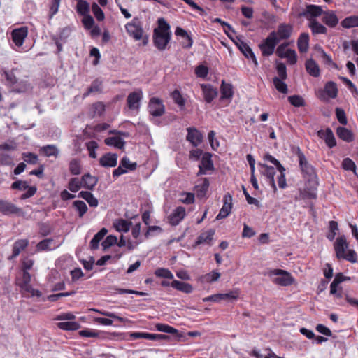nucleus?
I'll return each mask as SVG.
<instances>
[{"label":"nucleus","mask_w":358,"mask_h":358,"mask_svg":"<svg viewBox=\"0 0 358 358\" xmlns=\"http://www.w3.org/2000/svg\"><path fill=\"white\" fill-rule=\"evenodd\" d=\"M157 23L158 27L153 31V43L159 50L163 51L171 38V27L163 17L159 18Z\"/></svg>","instance_id":"f257e3e1"},{"label":"nucleus","mask_w":358,"mask_h":358,"mask_svg":"<svg viewBox=\"0 0 358 358\" xmlns=\"http://www.w3.org/2000/svg\"><path fill=\"white\" fill-rule=\"evenodd\" d=\"M334 248L338 259H345L351 263L357 262V253L354 250L348 249V243L344 236H338L336 238Z\"/></svg>","instance_id":"f03ea898"},{"label":"nucleus","mask_w":358,"mask_h":358,"mask_svg":"<svg viewBox=\"0 0 358 358\" xmlns=\"http://www.w3.org/2000/svg\"><path fill=\"white\" fill-rule=\"evenodd\" d=\"M296 155L299 159V166L303 174V177L308 180L309 184L312 183L314 185H317V174L314 167L308 163L304 154L299 148H298Z\"/></svg>","instance_id":"7ed1b4c3"},{"label":"nucleus","mask_w":358,"mask_h":358,"mask_svg":"<svg viewBox=\"0 0 358 358\" xmlns=\"http://www.w3.org/2000/svg\"><path fill=\"white\" fill-rule=\"evenodd\" d=\"M268 275L274 284L280 286L287 287L294 282V277L289 272L282 269H271L268 271Z\"/></svg>","instance_id":"20e7f679"},{"label":"nucleus","mask_w":358,"mask_h":358,"mask_svg":"<svg viewBox=\"0 0 358 358\" xmlns=\"http://www.w3.org/2000/svg\"><path fill=\"white\" fill-rule=\"evenodd\" d=\"M279 43L277 34L271 31L268 36L259 45L262 54L264 57H269L273 54L276 45Z\"/></svg>","instance_id":"39448f33"},{"label":"nucleus","mask_w":358,"mask_h":358,"mask_svg":"<svg viewBox=\"0 0 358 358\" xmlns=\"http://www.w3.org/2000/svg\"><path fill=\"white\" fill-rule=\"evenodd\" d=\"M0 213L3 215H20L22 213L20 208L8 200L0 199Z\"/></svg>","instance_id":"423d86ee"},{"label":"nucleus","mask_w":358,"mask_h":358,"mask_svg":"<svg viewBox=\"0 0 358 358\" xmlns=\"http://www.w3.org/2000/svg\"><path fill=\"white\" fill-rule=\"evenodd\" d=\"M148 110L152 116L160 117L164 113L165 107L161 99L152 97L150 99L148 104Z\"/></svg>","instance_id":"0eeeda50"},{"label":"nucleus","mask_w":358,"mask_h":358,"mask_svg":"<svg viewBox=\"0 0 358 358\" xmlns=\"http://www.w3.org/2000/svg\"><path fill=\"white\" fill-rule=\"evenodd\" d=\"M29 33L28 27L26 26L13 29L11 31V38L15 45L21 47Z\"/></svg>","instance_id":"6e6552de"},{"label":"nucleus","mask_w":358,"mask_h":358,"mask_svg":"<svg viewBox=\"0 0 358 358\" xmlns=\"http://www.w3.org/2000/svg\"><path fill=\"white\" fill-rule=\"evenodd\" d=\"M259 171L262 175L266 178L268 184L271 186L273 191L277 190V187L275 182L274 176L275 174V169L274 167L268 166L264 164H259Z\"/></svg>","instance_id":"1a4fd4ad"},{"label":"nucleus","mask_w":358,"mask_h":358,"mask_svg":"<svg viewBox=\"0 0 358 358\" xmlns=\"http://www.w3.org/2000/svg\"><path fill=\"white\" fill-rule=\"evenodd\" d=\"M234 42L241 52L245 55V57L248 59H251L254 64L257 66L258 65V62L254 52L249 47V45L245 43L239 36L236 37V41H234Z\"/></svg>","instance_id":"9d476101"},{"label":"nucleus","mask_w":358,"mask_h":358,"mask_svg":"<svg viewBox=\"0 0 358 358\" xmlns=\"http://www.w3.org/2000/svg\"><path fill=\"white\" fill-rule=\"evenodd\" d=\"M238 297V292L237 290H232L225 294H216L203 299L204 302L213 301L220 302L222 300L233 301L237 299Z\"/></svg>","instance_id":"9b49d317"},{"label":"nucleus","mask_w":358,"mask_h":358,"mask_svg":"<svg viewBox=\"0 0 358 358\" xmlns=\"http://www.w3.org/2000/svg\"><path fill=\"white\" fill-rule=\"evenodd\" d=\"M223 203V206L216 217L217 220L225 218L231 213L232 208V196L230 194L228 193L224 196Z\"/></svg>","instance_id":"f8f14e48"},{"label":"nucleus","mask_w":358,"mask_h":358,"mask_svg":"<svg viewBox=\"0 0 358 358\" xmlns=\"http://www.w3.org/2000/svg\"><path fill=\"white\" fill-rule=\"evenodd\" d=\"M324 11L320 6L313 4L307 5L305 10L301 14V15L305 17L307 20L312 21L313 17H318L322 15Z\"/></svg>","instance_id":"ddd939ff"},{"label":"nucleus","mask_w":358,"mask_h":358,"mask_svg":"<svg viewBox=\"0 0 358 358\" xmlns=\"http://www.w3.org/2000/svg\"><path fill=\"white\" fill-rule=\"evenodd\" d=\"M211 155L206 152L203 155L201 164L199 165V171L198 176L206 174L208 171L213 170V163L211 160Z\"/></svg>","instance_id":"4468645a"},{"label":"nucleus","mask_w":358,"mask_h":358,"mask_svg":"<svg viewBox=\"0 0 358 358\" xmlns=\"http://www.w3.org/2000/svg\"><path fill=\"white\" fill-rule=\"evenodd\" d=\"M99 164L103 167H115L117 164V155L108 152L99 159Z\"/></svg>","instance_id":"2eb2a0df"},{"label":"nucleus","mask_w":358,"mask_h":358,"mask_svg":"<svg viewBox=\"0 0 358 358\" xmlns=\"http://www.w3.org/2000/svg\"><path fill=\"white\" fill-rule=\"evenodd\" d=\"M320 138L324 139L326 144L330 148L336 146V141L331 129L327 128L325 130H320L317 131Z\"/></svg>","instance_id":"dca6fc26"},{"label":"nucleus","mask_w":358,"mask_h":358,"mask_svg":"<svg viewBox=\"0 0 358 358\" xmlns=\"http://www.w3.org/2000/svg\"><path fill=\"white\" fill-rule=\"evenodd\" d=\"M29 245L27 239H18L13 245L12 255L8 257L9 260L16 258L20 253L26 249Z\"/></svg>","instance_id":"f3484780"},{"label":"nucleus","mask_w":358,"mask_h":358,"mask_svg":"<svg viewBox=\"0 0 358 358\" xmlns=\"http://www.w3.org/2000/svg\"><path fill=\"white\" fill-rule=\"evenodd\" d=\"M215 235L214 229H209L208 231L201 233L198 236L197 240L194 243V247H196L201 244L212 245L211 242Z\"/></svg>","instance_id":"a211bd4d"},{"label":"nucleus","mask_w":358,"mask_h":358,"mask_svg":"<svg viewBox=\"0 0 358 358\" xmlns=\"http://www.w3.org/2000/svg\"><path fill=\"white\" fill-rule=\"evenodd\" d=\"M175 34L182 38L181 43L183 48L189 49L192 46L193 40L185 29L178 27L176 29Z\"/></svg>","instance_id":"6ab92c4d"},{"label":"nucleus","mask_w":358,"mask_h":358,"mask_svg":"<svg viewBox=\"0 0 358 358\" xmlns=\"http://www.w3.org/2000/svg\"><path fill=\"white\" fill-rule=\"evenodd\" d=\"M187 140L189 141L193 146L196 147L202 141L201 134L195 128H187Z\"/></svg>","instance_id":"aec40b11"},{"label":"nucleus","mask_w":358,"mask_h":358,"mask_svg":"<svg viewBox=\"0 0 358 358\" xmlns=\"http://www.w3.org/2000/svg\"><path fill=\"white\" fill-rule=\"evenodd\" d=\"M292 26L290 24L285 23L280 24L278 25L277 31H275L279 41L280 40H285L289 38L292 34Z\"/></svg>","instance_id":"412c9836"},{"label":"nucleus","mask_w":358,"mask_h":358,"mask_svg":"<svg viewBox=\"0 0 358 358\" xmlns=\"http://www.w3.org/2000/svg\"><path fill=\"white\" fill-rule=\"evenodd\" d=\"M59 246V243H55L53 238H45L37 243L36 250L38 252L51 250Z\"/></svg>","instance_id":"4be33fe9"},{"label":"nucleus","mask_w":358,"mask_h":358,"mask_svg":"<svg viewBox=\"0 0 358 358\" xmlns=\"http://www.w3.org/2000/svg\"><path fill=\"white\" fill-rule=\"evenodd\" d=\"M205 101L210 103L217 96V92L210 85L202 84L201 85Z\"/></svg>","instance_id":"5701e85b"},{"label":"nucleus","mask_w":358,"mask_h":358,"mask_svg":"<svg viewBox=\"0 0 358 358\" xmlns=\"http://www.w3.org/2000/svg\"><path fill=\"white\" fill-rule=\"evenodd\" d=\"M322 22L328 27H335L338 23V18L332 10H327L323 13Z\"/></svg>","instance_id":"b1692460"},{"label":"nucleus","mask_w":358,"mask_h":358,"mask_svg":"<svg viewBox=\"0 0 358 358\" xmlns=\"http://www.w3.org/2000/svg\"><path fill=\"white\" fill-rule=\"evenodd\" d=\"M305 68L308 73L315 78L319 77L320 75V69L317 63L313 59L306 60Z\"/></svg>","instance_id":"393cba45"},{"label":"nucleus","mask_w":358,"mask_h":358,"mask_svg":"<svg viewBox=\"0 0 358 358\" xmlns=\"http://www.w3.org/2000/svg\"><path fill=\"white\" fill-rule=\"evenodd\" d=\"M131 224V220L119 218L114 220L113 226L119 232H127L129 231Z\"/></svg>","instance_id":"a878e982"},{"label":"nucleus","mask_w":358,"mask_h":358,"mask_svg":"<svg viewBox=\"0 0 358 358\" xmlns=\"http://www.w3.org/2000/svg\"><path fill=\"white\" fill-rule=\"evenodd\" d=\"M81 181L83 188L92 190L98 182V178L90 173H85L82 176Z\"/></svg>","instance_id":"bb28decb"},{"label":"nucleus","mask_w":358,"mask_h":358,"mask_svg":"<svg viewBox=\"0 0 358 358\" xmlns=\"http://www.w3.org/2000/svg\"><path fill=\"white\" fill-rule=\"evenodd\" d=\"M107 233L108 230L103 227L94 236L90 243V248L92 250H95L99 248L100 241Z\"/></svg>","instance_id":"cd10ccee"},{"label":"nucleus","mask_w":358,"mask_h":358,"mask_svg":"<svg viewBox=\"0 0 358 358\" xmlns=\"http://www.w3.org/2000/svg\"><path fill=\"white\" fill-rule=\"evenodd\" d=\"M171 287L185 294L192 293L193 291V287L192 285L176 280L171 282Z\"/></svg>","instance_id":"c85d7f7f"},{"label":"nucleus","mask_w":358,"mask_h":358,"mask_svg":"<svg viewBox=\"0 0 358 358\" xmlns=\"http://www.w3.org/2000/svg\"><path fill=\"white\" fill-rule=\"evenodd\" d=\"M336 134L341 139L348 143L354 140L353 133L345 127H338L336 129Z\"/></svg>","instance_id":"c756f323"},{"label":"nucleus","mask_w":358,"mask_h":358,"mask_svg":"<svg viewBox=\"0 0 358 358\" xmlns=\"http://www.w3.org/2000/svg\"><path fill=\"white\" fill-rule=\"evenodd\" d=\"M297 47L300 52H306L309 47V35L307 33L300 34L297 40Z\"/></svg>","instance_id":"7c9ffc66"},{"label":"nucleus","mask_w":358,"mask_h":358,"mask_svg":"<svg viewBox=\"0 0 358 358\" xmlns=\"http://www.w3.org/2000/svg\"><path fill=\"white\" fill-rule=\"evenodd\" d=\"M185 209L183 207H178L170 215V222L172 224H178L185 216Z\"/></svg>","instance_id":"2f4dec72"},{"label":"nucleus","mask_w":358,"mask_h":358,"mask_svg":"<svg viewBox=\"0 0 358 358\" xmlns=\"http://www.w3.org/2000/svg\"><path fill=\"white\" fill-rule=\"evenodd\" d=\"M220 91L221 99H229L233 96L234 92L232 85L229 83H225L224 80L222 82Z\"/></svg>","instance_id":"473e14b6"},{"label":"nucleus","mask_w":358,"mask_h":358,"mask_svg":"<svg viewBox=\"0 0 358 358\" xmlns=\"http://www.w3.org/2000/svg\"><path fill=\"white\" fill-rule=\"evenodd\" d=\"M324 93L328 98L335 99L338 94V88L336 84L333 81H328L324 88Z\"/></svg>","instance_id":"72a5a7b5"},{"label":"nucleus","mask_w":358,"mask_h":358,"mask_svg":"<svg viewBox=\"0 0 358 358\" xmlns=\"http://www.w3.org/2000/svg\"><path fill=\"white\" fill-rule=\"evenodd\" d=\"M78 196L85 199L91 207H96L98 206L97 199L90 192L82 191L78 194Z\"/></svg>","instance_id":"f704fd0d"},{"label":"nucleus","mask_w":358,"mask_h":358,"mask_svg":"<svg viewBox=\"0 0 358 358\" xmlns=\"http://www.w3.org/2000/svg\"><path fill=\"white\" fill-rule=\"evenodd\" d=\"M309 27L310 28L313 34L315 35L321 34H325L327 32V29L315 20L310 21Z\"/></svg>","instance_id":"c9c22d12"},{"label":"nucleus","mask_w":358,"mask_h":358,"mask_svg":"<svg viewBox=\"0 0 358 358\" xmlns=\"http://www.w3.org/2000/svg\"><path fill=\"white\" fill-rule=\"evenodd\" d=\"M102 91V81L99 79H95L91 83L90 87L83 94V98L88 96L91 93L101 92Z\"/></svg>","instance_id":"e433bc0d"},{"label":"nucleus","mask_w":358,"mask_h":358,"mask_svg":"<svg viewBox=\"0 0 358 358\" xmlns=\"http://www.w3.org/2000/svg\"><path fill=\"white\" fill-rule=\"evenodd\" d=\"M40 152L46 157H55L59 155V150L55 145H47L40 148Z\"/></svg>","instance_id":"4c0bfd02"},{"label":"nucleus","mask_w":358,"mask_h":358,"mask_svg":"<svg viewBox=\"0 0 358 358\" xmlns=\"http://www.w3.org/2000/svg\"><path fill=\"white\" fill-rule=\"evenodd\" d=\"M57 327L65 331H75L80 327V324L77 322L66 321L57 323Z\"/></svg>","instance_id":"58836bf2"},{"label":"nucleus","mask_w":358,"mask_h":358,"mask_svg":"<svg viewBox=\"0 0 358 358\" xmlns=\"http://www.w3.org/2000/svg\"><path fill=\"white\" fill-rule=\"evenodd\" d=\"M308 188L306 187L303 191L301 192L300 196L302 199H315L317 198V185Z\"/></svg>","instance_id":"ea45409f"},{"label":"nucleus","mask_w":358,"mask_h":358,"mask_svg":"<svg viewBox=\"0 0 358 358\" xmlns=\"http://www.w3.org/2000/svg\"><path fill=\"white\" fill-rule=\"evenodd\" d=\"M104 143L106 145L109 146H114L117 148H122L124 145V141L118 136H113V137H108L106 138L104 140Z\"/></svg>","instance_id":"a19ab883"},{"label":"nucleus","mask_w":358,"mask_h":358,"mask_svg":"<svg viewBox=\"0 0 358 358\" xmlns=\"http://www.w3.org/2000/svg\"><path fill=\"white\" fill-rule=\"evenodd\" d=\"M281 78L275 77L273 79V85L275 89L280 93L287 94L288 92V88L287 84Z\"/></svg>","instance_id":"79ce46f5"},{"label":"nucleus","mask_w":358,"mask_h":358,"mask_svg":"<svg viewBox=\"0 0 358 358\" xmlns=\"http://www.w3.org/2000/svg\"><path fill=\"white\" fill-rule=\"evenodd\" d=\"M341 25L347 29L358 27V16L352 15L345 18L341 22Z\"/></svg>","instance_id":"37998d69"},{"label":"nucleus","mask_w":358,"mask_h":358,"mask_svg":"<svg viewBox=\"0 0 358 358\" xmlns=\"http://www.w3.org/2000/svg\"><path fill=\"white\" fill-rule=\"evenodd\" d=\"M76 9L77 12L81 15H86L90 11V4L86 1L77 0Z\"/></svg>","instance_id":"c03bdc74"},{"label":"nucleus","mask_w":358,"mask_h":358,"mask_svg":"<svg viewBox=\"0 0 358 358\" xmlns=\"http://www.w3.org/2000/svg\"><path fill=\"white\" fill-rule=\"evenodd\" d=\"M171 98L181 109H183L185 106V101L178 90H175L171 94Z\"/></svg>","instance_id":"a18cd8bd"},{"label":"nucleus","mask_w":358,"mask_h":358,"mask_svg":"<svg viewBox=\"0 0 358 358\" xmlns=\"http://www.w3.org/2000/svg\"><path fill=\"white\" fill-rule=\"evenodd\" d=\"M2 71L3 73V75L5 76L6 84L8 85H9L11 87L13 85L17 84V78H16L13 71L3 69Z\"/></svg>","instance_id":"49530a36"},{"label":"nucleus","mask_w":358,"mask_h":358,"mask_svg":"<svg viewBox=\"0 0 358 358\" xmlns=\"http://www.w3.org/2000/svg\"><path fill=\"white\" fill-rule=\"evenodd\" d=\"M73 206L75 207L78 210L80 217H82L87 211V206L86 203L83 201L77 200L73 201Z\"/></svg>","instance_id":"de8ad7c7"},{"label":"nucleus","mask_w":358,"mask_h":358,"mask_svg":"<svg viewBox=\"0 0 358 358\" xmlns=\"http://www.w3.org/2000/svg\"><path fill=\"white\" fill-rule=\"evenodd\" d=\"M81 187H83L81 180H79L77 178L70 179L68 184V189L71 192H77Z\"/></svg>","instance_id":"09e8293b"},{"label":"nucleus","mask_w":358,"mask_h":358,"mask_svg":"<svg viewBox=\"0 0 358 358\" xmlns=\"http://www.w3.org/2000/svg\"><path fill=\"white\" fill-rule=\"evenodd\" d=\"M12 91L17 93H22L25 92L29 89V84L26 81H20L18 82V80H17V84L15 85H13L11 87Z\"/></svg>","instance_id":"8fccbe9b"},{"label":"nucleus","mask_w":358,"mask_h":358,"mask_svg":"<svg viewBox=\"0 0 358 358\" xmlns=\"http://www.w3.org/2000/svg\"><path fill=\"white\" fill-rule=\"evenodd\" d=\"M71 29H70V27H64L62 29H60L59 34L57 36V38L63 43H66L67 42L68 38L71 35Z\"/></svg>","instance_id":"3c124183"},{"label":"nucleus","mask_w":358,"mask_h":358,"mask_svg":"<svg viewBox=\"0 0 358 358\" xmlns=\"http://www.w3.org/2000/svg\"><path fill=\"white\" fill-rule=\"evenodd\" d=\"M289 102L295 107H301L305 106V101L299 95H293L288 97Z\"/></svg>","instance_id":"603ef678"},{"label":"nucleus","mask_w":358,"mask_h":358,"mask_svg":"<svg viewBox=\"0 0 358 358\" xmlns=\"http://www.w3.org/2000/svg\"><path fill=\"white\" fill-rule=\"evenodd\" d=\"M117 238L115 236L113 235H109L108 236L105 240L103 241L101 243V245L103 247V249L106 250V249H108L111 246L115 245L117 243Z\"/></svg>","instance_id":"864d4df0"},{"label":"nucleus","mask_w":358,"mask_h":358,"mask_svg":"<svg viewBox=\"0 0 358 358\" xmlns=\"http://www.w3.org/2000/svg\"><path fill=\"white\" fill-rule=\"evenodd\" d=\"M80 164L78 160L73 159L69 163V171L73 175H79L80 173Z\"/></svg>","instance_id":"5fc2aeb1"},{"label":"nucleus","mask_w":358,"mask_h":358,"mask_svg":"<svg viewBox=\"0 0 358 358\" xmlns=\"http://www.w3.org/2000/svg\"><path fill=\"white\" fill-rule=\"evenodd\" d=\"M22 158L30 164H36L38 162V155L33 152H23Z\"/></svg>","instance_id":"6e6d98bb"},{"label":"nucleus","mask_w":358,"mask_h":358,"mask_svg":"<svg viewBox=\"0 0 358 358\" xmlns=\"http://www.w3.org/2000/svg\"><path fill=\"white\" fill-rule=\"evenodd\" d=\"M140 39H142L143 45H145L148 42V36L144 34L142 28L136 24V41Z\"/></svg>","instance_id":"4d7b16f0"},{"label":"nucleus","mask_w":358,"mask_h":358,"mask_svg":"<svg viewBox=\"0 0 358 358\" xmlns=\"http://www.w3.org/2000/svg\"><path fill=\"white\" fill-rule=\"evenodd\" d=\"M92 10L95 17L98 21L103 20L105 16L102 9L96 3H93L92 5Z\"/></svg>","instance_id":"13d9d810"},{"label":"nucleus","mask_w":358,"mask_h":358,"mask_svg":"<svg viewBox=\"0 0 358 358\" xmlns=\"http://www.w3.org/2000/svg\"><path fill=\"white\" fill-rule=\"evenodd\" d=\"M155 274L159 278H164L166 279H173V275L167 268H159L156 269Z\"/></svg>","instance_id":"bf43d9fd"},{"label":"nucleus","mask_w":358,"mask_h":358,"mask_svg":"<svg viewBox=\"0 0 358 358\" xmlns=\"http://www.w3.org/2000/svg\"><path fill=\"white\" fill-rule=\"evenodd\" d=\"M87 149L89 151V155L91 158L96 157V150L98 148V143L95 141H90L86 143Z\"/></svg>","instance_id":"052dcab7"},{"label":"nucleus","mask_w":358,"mask_h":358,"mask_svg":"<svg viewBox=\"0 0 358 358\" xmlns=\"http://www.w3.org/2000/svg\"><path fill=\"white\" fill-rule=\"evenodd\" d=\"M156 328L159 331L169 333L171 334H175L178 333V330L168 324H157L156 325Z\"/></svg>","instance_id":"680f3d73"},{"label":"nucleus","mask_w":358,"mask_h":358,"mask_svg":"<svg viewBox=\"0 0 358 358\" xmlns=\"http://www.w3.org/2000/svg\"><path fill=\"white\" fill-rule=\"evenodd\" d=\"M220 278V273L217 271H213L203 276V280L206 282H213L218 280Z\"/></svg>","instance_id":"e2e57ef3"},{"label":"nucleus","mask_w":358,"mask_h":358,"mask_svg":"<svg viewBox=\"0 0 358 358\" xmlns=\"http://www.w3.org/2000/svg\"><path fill=\"white\" fill-rule=\"evenodd\" d=\"M282 58H286L290 64H295L297 62V56L295 50L288 49Z\"/></svg>","instance_id":"0e129e2a"},{"label":"nucleus","mask_w":358,"mask_h":358,"mask_svg":"<svg viewBox=\"0 0 358 358\" xmlns=\"http://www.w3.org/2000/svg\"><path fill=\"white\" fill-rule=\"evenodd\" d=\"M342 166L346 171H352L355 173L356 165L350 158H345L343 160Z\"/></svg>","instance_id":"69168bd1"},{"label":"nucleus","mask_w":358,"mask_h":358,"mask_svg":"<svg viewBox=\"0 0 358 358\" xmlns=\"http://www.w3.org/2000/svg\"><path fill=\"white\" fill-rule=\"evenodd\" d=\"M336 115L338 121L343 125L348 124V120L345 111L339 108H336Z\"/></svg>","instance_id":"338daca9"},{"label":"nucleus","mask_w":358,"mask_h":358,"mask_svg":"<svg viewBox=\"0 0 358 358\" xmlns=\"http://www.w3.org/2000/svg\"><path fill=\"white\" fill-rule=\"evenodd\" d=\"M92 108L94 115L101 116L105 111V105L101 101H97L92 105Z\"/></svg>","instance_id":"774afa93"}]
</instances>
